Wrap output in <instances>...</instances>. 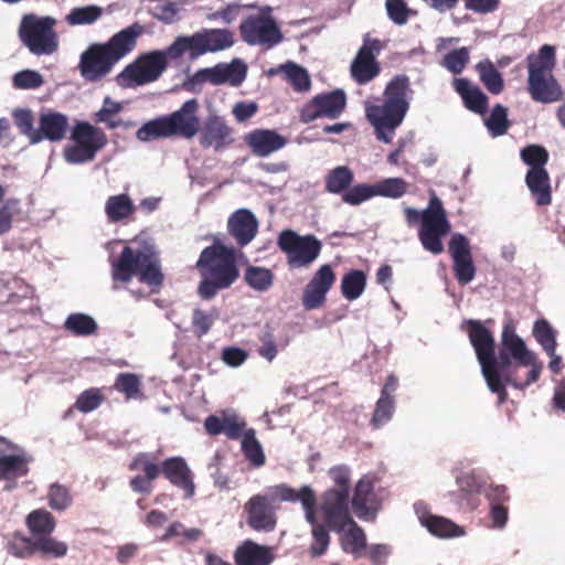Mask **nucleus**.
Instances as JSON below:
<instances>
[{
    "label": "nucleus",
    "instance_id": "obj_1",
    "mask_svg": "<svg viewBox=\"0 0 565 565\" xmlns=\"http://www.w3.org/2000/svg\"><path fill=\"white\" fill-rule=\"evenodd\" d=\"M467 326L469 340L476 351L482 375L489 390L499 395L500 402L507 397L505 385L513 383L508 374L511 360L521 366L531 367L523 386L539 380L543 365L537 361L535 353L527 349L523 339L516 334L511 321L503 326L499 360L494 354L495 344L492 333L479 321H468Z\"/></svg>",
    "mask_w": 565,
    "mask_h": 565
},
{
    "label": "nucleus",
    "instance_id": "obj_2",
    "mask_svg": "<svg viewBox=\"0 0 565 565\" xmlns=\"http://www.w3.org/2000/svg\"><path fill=\"white\" fill-rule=\"evenodd\" d=\"M411 95L409 78L399 75L386 85L382 105L365 106L366 118L380 141L390 143L393 140L395 130L408 111Z\"/></svg>",
    "mask_w": 565,
    "mask_h": 565
},
{
    "label": "nucleus",
    "instance_id": "obj_3",
    "mask_svg": "<svg viewBox=\"0 0 565 565\" xmlns=\"http://www.w3.org/2000/svg\"><path fill=\"white\" fill-rule=\"evenodd\" d=\"M139 34L140 26L135 24L115 34L105 44L90 45L81 55L82 76L90 82L106 76L113 66L135 47Z\"/></svg>",
    "mask_w": 565,
    "mask_h": 565
},
{
    "label": "nucleus",
    "instance_id": "obj_4",
    "mask_svg": "<svg viewBox=\"0 0 565 565\" xmlns=\"http://www.w3.org/2000/svg\"><path fill=\"white\" fill-rule=\"evenodd\" d=\"M196 267L203 277L199 286V295L203 299L213 298L218 290L228 288L238 278L236 250L221 243L205 247Z\"/></svg>",
    "mask_w": 565,
    "mask_h": 565
},
{
    "label": "nucleus",
    "instance_id": "obj_5",
    "mask_svg": "<svg viewBox=\"0 0 565 565\" xmlns=\"http://www.w3.org/2000/svg\"><path fill=\"white\" fill-rule=\"evenodd\" d=\"M274 497L278 498L280 502H297L299 501L305 512V519L311 526V543L309 553L311 557H320L329 548L331 536V527L323 520L319 522L317 515V495L310 486H302L299 490L289 487L286 483L278 484L274 489Z\"/></svg>",
    "mask_w": 565,
    "mask_h": 565
},
{
    "label": "nucleus",
    "instance_id": "obj_6",
    "mask_svg": "<svg viewBox=\"0 0 565 565\" xmlns=\"http://www.w3.org/2000/svg\"><path fill=\"white\" fill-rule=\"evenodd\" d=\"M555 66V47L544 44L537 55L527 57V89L533 100L550 104L562 98V89L552 71Z\"/></svg>",
    "mask_w": 565,
    "mask_h": 565
},
{
    "label": "nucleus",
    "instance_id": "obj_7",
    "mask_svg": "<svg viewBox=\"0 0 565 565\" xmlns=\"http://www.w3.org/2000/svg\"><path fill=\"white\" fill-rule=\"evenodd\" d=\"M135 274H139L140 281L149 286L157 287L162 282L159 259L152 250L125 246L119 258L113 263V278L128 282Z\"/></svg>",
    "mask_w": 565,
    "mask_h": 565
},
{
    "label": "nucleus",
    "instance_id": "obj_8",
    "mask_svg": "<svg viewBox=\"0 0 565 565\" xmlns=\"http://www.w3.org/2000/svg\"><path fill=\"white\" fill-rule=\"evenodd\" d=\"M234 45V34L227 29H202L191 35L178 36L169 52L173 57L189 53L192 60L206 53L227 50Z\"/></svg>",
    "mask_w": 565,
    "mask_h": 565
},
{
    "label": "nucleus",
    "instance_id": "obj_9",
    "mask_svg": "<svg viewBox=\"0 0 565 565\" xmlns=\"http://www.w3.org/2000/svg\"><path fill=\"white\" fill-rule=\"evenodd\" d=\"M56 19L25 14L20 23L19 35L23 44L35 55H50L58 47L57 34L54 31Z\"/></svg>",
    "mask_w": 565,
    "mask_h": 565
},
{
    "label": "nucleus",
    "instance_id": "obj_10",
    "mask_svg": "<svg viewBox=\"0 0 565 565\" xmlns=\"http://www.w3.org/2000/svg\"><path fill=\"white\" fill-rule=\"evenodd\" d=\"M71 139L73 143L64 149V158L71 164L92 161L108 141L107 136L100 128L86 121L75 125Z\"/></svg>",
    "mask_w": 565,
    "mask_h": 565
},
{
    "label": "nucleus",
    "instance_id": "obj_11",
    "mask_svg": "<svg viewBox=\"0 0 565 565\" xmlns=\"http://www.w3.org/2000/svg\"><path fill=\"white\" fill-rule=\"evenodd\" d=\"M169 52V46L163 51H153L139 57L125 67L117 76V83L121 87L141 86L154 82L167 67V60H177Z\"/></svg>",
    "mask_w": 565,
    "mask_h": 565
},
{
    "label": "nucleus",
    "instance_id": "obj_12",
    "mask_svg": "<svg viewBox=\"0 0 565 565\" xmlns=\"http://www.w3.org/2000/svg\"><path fill=\"white\" fill-rule=\"evenodd\" d=\"M278 247L287 256L291 268L309 267L320 255L321 242L313 235H299L291 230L282 231L278 236Z\"/></svg>",
    "mask_w": 565,
    "mask_h": 565
},
{
    "label": "nucleus",
    "instance_id": "obj_13",
    "mask_svg": "<svg viewBox=\"0 0 565 565\" xmlns=\"http://www.w3.org/2000/svg\"><path fill=\"white\" fill-rule=\"evenodd\" d=\"M270 12L271 9L266 7L262 12L250 14L242 21L239 32L244 42L268 50L282 41L281 31Z\"/></svg>",
    "mask_w": 565,
    "mask_h": 565
},
{
    "label": "nucleus",
    "instance_id": "obj_14",
    "mask_svg": "<svg viewBox=\"0 0 565 565\" xmlns=\"http://www.w3.org/2000/svg\"><path fill=\"white\" fill-rule=\"evenodd\" d=\"M449 231L450 224L443 203L433 195L424 210V220L418 233L423 247L433 254H440L444 250L441 239Z\"/></svg>",
    "mask_w": 565,
    "mask_h": 565
},
{
    "label": "nucleus",
    "instance_id": "obj_15",
    "mask_svg": "<svg viewBox=\"0 0 565 565\" xmlns=\"http://www.w3.org/2000/svg\"><path fill=\"white\" fill-rule=\"evenodd\" d=\"M329 476L334 487L322 493L319 511L322 516L331 519L347 516V510H350V469L344 465L334 466L329 470Z\"/></svg>",
    "mask_w": 565,
    "mask_h": 565
},
{
    "label": "nucleus",
    "instance_id": "obj_16",
    "mask_svg": "<svg viewBox=\"0 0 565 565\" xmlns=\"http://www.w3.org/2000/svg\"><path fill=\"white\" fill-rule=\"evenodd\" d=\"M246 73V64L239 58H234L231 63H218L213 67L196 71L188 78L185 85L192 90L201 88L204 83H211L215 86L222 84L238 86L244 82Z\"/></svg>",
    "mask_w": 565,
    "mask_h": 565
},
{
    "label": "nucleus",
    "instance_id": "obj_17",
    "mask_svg": "<svg viewBox=\"0 0 565 565\" xmlns=\"http://www.w3.org/2000/svg\"><path fill=\"white\" fill-rule=\"evenodd\" d=\"M331 530L340 534L339 543L344 553L360 558L364 555L367 547L364 530L353 520L350 510H347V516L328 518L322 516Z\"/></svg>",
    "mask_w": 565,
    "mask_h": 565
},
{
    "label": "nucleus",
    "instance_id": "obj_18",
    "mask_svg": "<svg viewBox=\"0 0 565 565\" xmlns=\"http://www.w3.org/2000/svg\"><path fill=\"white\" fill-rule=\"evenodd\" d=\"M270 489V495L255 494L244 505V511L247 514V524L255 531L270 532L276 526V512L273 507L275 500L280 501L274 497V489Z\"/></svg>",
    "mask_w": 565,
    "mask_h": 565
},
{
    "label": "nucleus",
    "instance_id": "obj_19",
    "mask_svg": "<svg viewBox=\"0 0 565 565\" xmlns=\"http://www.w3.org/2000/svg\"><path fill=\"white\" fill-rule=\"evenodd\" d=\"M351 507L354 514L363 521H374L382 503L374 492V480L363 476L354 487L351 499Z\"/></svg>",
    "mask_w": 565,
    "mask_h": 565
},
{
    "label": "nucleus",
    "instance_id": "obj_20",
    "mask_svg": "<svg viewBox=\"0 0 565 565\" xmlns=\"http://www.w3.org/2000/svg\"><path fill=\"white\" fill-rule=\"evenodd\" d=\"M345 103V94L340 89L318 95L303 106L301 120L310 122L319 117L337 118L343 111Z\"/></svg>",
    "mask_w": 565,
    "mask_h": 565
},
{
    "label": "nucleus",
    "instance_id": "obj_21",
    "mask_svg": "<svg viewBox=\"0 0 565 565\" xmlns=\"http://www.w3.org/2000/svg\"><path fill=\"white\" fill-rule=\"evenodd\" d=\"M454 260V270L460 285L469 284L476 275L469 241L459 233L451 236L448 244Z\"/></svg>",
    "mask_w": 565,
    "mask_h": 565
},
{
    "label": "nucleus",
    "instance_id": "obj_22",
    "mask_svg": "<svg viewBox=\"0 0 565 565\" xmlns=\"http://www.w3.org/2000/svg\"><path fill=\"white\" fill-rule=\"evenodd\" d=\"M380 50V41L369 39L364 41L363 46L359 50L351 65L352 77L359 84L369 83L380 73V66L375 61Z\"/></svg>",
    "mask_w": 565,
    "mask_h": 565
},
{
    "label": "nucleus",
    "instance_id": "obj_23",
    "mask_svg": "<svg viewBox=\"0 0 565 565\" xmlns=\"http://www.w3.org/2000/svg\"><path fill=\"white\" fill-rule=\"evenodd\" d=\"M415 513L419 523L427 531L439 539H454L465 535V529L448 518L433 514L423 502L414 504Z\"/></svg>",
    "mask_w": 565,
    "mask_h": 565
},
{
    "label": "nucleus",
    "instance_id": "obj_24",
    "mask_svg": "<svg viewBox=\"0 0 565 565\" xmlns=\"http://www.w3.org/2000/svg\"><path fill=\"white\" fill-rule=\"evenodd\" d=\"M335 281V274L330 265H322L305 288L302 305L306 309L319 308L324 301L328 291Z\"/></svg>",
    "mask_w": 565,
    "mask_h": 565
},
{
    "label": "nucleus",
    "instance_id": "obj_25",
    "mask_svg": "<svg viewBox=\"0 0 565 565\" xmlns=\"http://www.w3.org/2000/svg\"><path fill=\"white\" fill-rule=\"evenodd\" d=\"M198 110L199 103L192 98L184 102L180 109L167 116L173 136L191 139L199 132Z\"/></svg>",
    "mask_w": 565,
    "mask_h": 565
},
{
    "label": "nucleus",
    "instance_id": "obj_26",
    "mask_svg": "<svg viewBox=\"0 0 565 565\" xmlns=\"http://www.w3.org/2000/svg\"><path fill=\"white\" fill-rule=\"evenodd\" d=\"M227 232L239 246H246L258 232V221L249 210L239 209L228 217Z\"/></svg>",
    "mask_w": 565,
    "mask_h": 565
},
{
    "label": "nucleus",
    "instance_id": "obj_27",
    "mask_svg": "<svg viewBox=\"0 0 565 565\" xmlns=\"http://www.w3.org/2000/svg\"><path fill=\"white\" fill-rule=\"evenodd\" d=\"M245 142L257 157H268L282 149L287 140L275 130L255 129L245 136Z\"/></svg>",
    "mask_w": 565,
    "mask_h": 565
},
{
    "label": "nucleus",
    "instance_id": "obj_28",
    "mask_svg": "<svg viewBox=\"0 0 565 565\" xmlns=\"http://www.w3.org/2000/svg\"><path fill=\"white\" fill-rule=\"evenodd\" d=\"M161 472L175 487L184 491L185 498H192L195 492L192 473L185 460L181 457L168 458L162 462Z\"/></svg>",
    "mask_w": 565,
    "mask_h": 565
},
{
    "label": "nucleus",
    "instance_id": "obj_29",
    "mask_svg": "<svg viewBox=\"0 0 565 565\" xmlns=\"http://www.w3.org/2000/svg\"><path fill=\"white\" fill-rule=\"evenodd\" d=\"M231 135L232 129L225 120L215 114H211L201 130L200 143L203 147L220 149L231 142Z\"/></svg>",
    "mask_w": 565,
    "mask_h": 565
},
{
    "label": "nucleus",
    "instance_id": "obj_30",
    "mask_svg": "<svg viewBox=\"0 0 565 565\" xmlns=\"http://www.w3.org/2000/svg\"><path fill=\"white\" fill-rule=\"evenodd\" d=\"M234 559L236 565H270L275 555L269 546L246 540L236 548Z\"/></svg>",
    "mask_w": 565,
    "mask_h": 565
},
{
    "label": "nucleus",
    "instance_id": "obj_31",
    "mask_svg": "<svg viewBox=\"0 0 565 565\" xmlns=\"http://www.w3.org/2000/svg\"><path fill=\"white\" fill-rule=\"evenodd\" d=\"M454 88L461 96L465 106L477 114H483L487 109L488 98L479 87L472 85L466 78H455Z\"/></svg>",
    "mask_w": 565,
    "mask_h": 565
},
{
    "label": "nucleus",
    "instance_id": "obj_32",
    "mask_svg": "<svg viewBox=\"0 0 565 565\" xmlns=\"http://www.w3.org/2000/svg\"><path fill=\"white\" fill-rule=\"evenodd\" d=\"M525 181L529 190L535 198L536 204L547 205L551 203L550 178L545 168H530Z\"/></svg>",
    "mask_w": 565,
    "mask_h": 565
},
{
    "label": "nucleus",
    "instance_id": "obj_33",
    "mask_svg": "<svg viewBox=\"0 0 565 565\" xmlns=\"http://www.w3.org/2000/svg\"><path fill=\"white\" fill-rule=\"evenodd\" d=\"M68 127V118L60 113H47L40 117L38 131L42 135V140L61 141Z\"/></svg>",
    "mask_w": 565,
    "mask_h": 565
},
{
    "label": "nucleus",
    "instance_id": "obj_34",
    "mask_svg": "<svg viewBox=\"0 0 565 565\" xmlns=\"http://www.w3.org/2000/svg\"><path fill=\"white\" fill-rule=\"evenodd\" d=\"M191 0H150V14L158 21L172 24L180 20L181 12Z\"/></svg>",
    "mask_w": 565,
    "mask_h": 565
},
{
    "label": "nucleus",
    "instance_id": "obj_35",
    "mask_svg": "<svg viewBox=\"0 0 565 565\" xmlns=\"http://www.w3.org/2000/svg\"><path fill=\"white\" fill-rule=\"evenodd\" d=\"M136 211V206L128 194L109 196L105 202V213L113 223L129 218Z\"/></svg>",
    "mask_w": 565,
    "mask_h": 565
},
{
    "label": "nucleus",
    "instance_id": "obj_36",
    "mask_svg": "<svg viewBox=\"0 0 565 565\" xmlns=\"http://www.w3.org/2000/svg\"><path fill=\"white\" fill-rule=\"evenodd\" d=\"M29 473V460L23 455L0 456V480H15Z\"/></svg>",
    "mask_w": 565,
    "mask_h": 565
},
{
    "label": "nucleus",
    "instance_id": "obj_37",
    "mask_svg": "<svg viewBox=\"0 0 565 565\" xmlns=\"http://www.w3.org/2000/svg\"><path fill=\"white\" fill-rule=\"evenodd\" d=\"M241 448L246 460L253 467L260 468L266 463V456L253 428H248L243 433Z\"/></svg>",
    "mask_w": 565,
    "mask_h": 565
},
{
    "label": "nucleus",
    "instance_id": "obj_38",
    "mask_svg": "<svg viewBox=\"0 0 565 565\" xmlns=\"http://www.w3.org/2000/svg\"><path fill=\"white\" fill-rule=\"evenodd\" d=\"M276 72L284 74L286 81L294 87L295 90L305 93L310 89L311 81L306 68L294 63L288 62L279 65Z\"/></svg>",
    "mask_w": 565,
    "mask_h": 565
},
{
    "label": "nucleus",
    "instance_id": "obj_39",
    "mask_svg": "<svg viewBox=\"0 0 565 565\" xmlns=\"http://www.w3.org/2000/svg\"><path fill=\"white\" fill-rule=\"evenodd\" d=\"M122 105L106 97L103 102L102 108L96 113V121L104 124L108 129H116L118 127H129L120 117Z\"/></svg>",
    "mask_w": 565,
    "mask_h": 565
},
{
    "label": "nucleus",
    "instance_id": "obj_40",
    "mask_svg": "<svg viewBox=\"0 0 565 565\" xmlns=\"http://www.w3.org/2000/svg\"><path fill=\"white\" fill-rule=\"evenodd\" d=\"M26 525L34 539L52 534L56 526L54 516L45 510H34L26 518Z\"/></svg>",
    "mask_w": 565,
    "mask_h": 565
},
{
    "label": "nucleus",
    "instance_id": "obj_41",
    "mask_svg": "<svg viewBox=\"0 0 565 565\" xmlns=\"http://www.w3.org/2000/svg\"><path fill=\"white\" fill-rule=\"evenodd\" d=\"M171 136H173V134L167 116L158 117L146 122L136 132L137 139L142 142Z\"/></svg>",
    "mask_w": 565,
    "mask_h": 565
},
{
    "label": "nucleus",
    "instance_id": "obj_42",
    "mask_svg": "<svg viewBox=\"0 0 565 565\" xmlns=\"http://www.w3.org/2000/svg\"><path fill=\"white\" fill-rule=\"evenodd\" d=\"M244 280L253 290L266 292L274 284V274L265 267L248 266L244 274Z\"/></svg>",
    "mask_w": 565,
    "mask_h": 565
},
{
    "label": "nucleus",
    "instance_id": "obj_43",
    "mask_svg": "<svg viewBox=\"0 0 565 565\" xmlns=\"http://www.w3.org/2000/svg\"><path fill=\"white\" fill-rule=\"evenodd\" d=\"M142 379L135 373H119L115 380L114 387L116 391L122 393L126 399H142L141 392Z\"/></svg>",
    "mask_w": 565,
    "mask_h": 565
},
{
    "label": "nucleus",
    "instance_id": "obj_44",
    "mask_svg": "<svg viewBox=\"0 0 565 565\" xmlns=\"http://www.w3.org/2000/svg\"><path fill=\"white\" fill-rule=\"evenodd\" d=\"M353 178V172L348 167H335L326 175V190L329 193L340 194L351 185Z\"/></svg>",
    "mask_w": 565,
    "mask_h": 565
},
{
    "label": "nucleus",
    "instance_id": "obj_45",
    "mask_svg": "<svg viewBox=\"0 0 565 565\" xmlns=\"http://www.w3.org/2000/svg\"><path fill=\"white\" fill-rule=\"evenodd\" d=\"M366 277L361 270H351L343 276L341 281V291L347 300L358 299L364 291Z\"/></svg>",
    "mask_w": 565,
    "mask_h": 565
},
{
    "label": "nucleus",
    "instance_id": "obj_46",
    "mask_svg": "<svg viewBox=\"0 0 565 565\" xmlns=\"http://www.w3.org/2000/svg\"><path fill=\"white\" fill-rule=\"evenodd\" d=\"M64 327L71 333L79 337L94 334L98 328L94 318L85 313L70 315L64 322Z\"/></svg>",
    "mask_w": 565,
    "mask_h": 565
},
{
    "label": "nucleus",
    "instance_id": "obj_47",
    "mask_svg": "<svg viewBox=\"0 0 565 565\" xmlns=\"http://www.w3.org/2000/svg\"><path fill=\"white\" fill-rule=\"evenodd\" d=\"M103 14V9L98 6H86L73 8L65 17L67 24L87 25L96 22Z\"/></svg>",
    "mask_w": 565,
    "mask_h": 565
},
{
    "label": "nucleus",
    "instance_id": "obj_48",
    "mask_svg": "<svg viewBox=\"0 0 565 565\" xmlns=\"http://www.w3.org/2000/svg\"><path fill=\"white\" fill-rule=\"evenodd\" d=\"M373 186L375 196L399 199L407 192L408 183L402 178H386Z\"/></svg>",
    "mask_w": 565,
    "mask_h": 565
},
{
    "label": "nucleus",
    "instance_id": "obj_49",
    "mask_svg": "<svg viewBox=\"0 0 565 565\" xmlns=\"http://www.w3.org/2000/svg\"><path fill=\"white\" fill-rule=\"evenodd\" d=\"M533 334L546 354L554 353L556 350V331L546 320L540 319L534 323Z\"/></svg>",
    "mask_w": 565,
    "mask_h": 565
},
{
    "label": "nucleus",
    "instance_id": "obj_50",
    "mask_svg": "<svg viewBox=\"0 0 565 565\" xmlns=\"http://www.w3.org/2000/svg\"><path fill=\"white\" fill-rule=\"evenodd\" d=\"M204 535L203 530L199 527L186 529L183 523L174 521L167 529L162 536V541H168L172 537H181L180 544L194 543L201 540Z\"/></svg>",
    "mask_w": 565,
    "mask_h": 565
},
{
    "label": "nucleus",
    "instance_id": "obj_51",
    "mask_svg": "<svg viewBox=\"0 0 565 565\" xmlns=\"http://www.w3.org/2000/svg\"><path fill=\"white\" fill-rule=\"evenodd\" d=\"M477 70L480 75L481 82L487 89L492 94H499L503 89V79L491 62H480L477 64Z\"/></svg>",
    "mask_w": 565,
    "mask_h": 565
},
{
    "label": "nucleus",
    "instance_id": "obj_52",
    "mask_svg": "<svg viewBox=\"0 0 565 565\" xmlns=\"http://www.w3.org/2000/svg\"><path fill=\"white\" fill-rule=\"evenodd\" d=\"M12 115L20 132L26 136L32 145L42 141L41 132L33 127V116L29 109H15Z\"/></svg>",
    "mask_w": 565,
    "mask_h": 565
},
{
    "label": "nucleus",
    "instance_id": "obj_53",
    "mask_svg": "<svg viewBox=\"0 0 565 565\" xmlns=\"http://www.w3.org/2000/svg\"><path fill=\"white\" fill-rule=\"evenodd\" d=\"M9 554L19 558H29L35 554V539L14 533L7 544Z\"/></svg>",
    "mask_w": 565,
    "mask_h": 565
},
{
    "label": "nucleus",
    "instance_id": "obj_54",
    "mask_svg": "<svg viewBox=\"0 0 565 565\" xmlns=\"http://www.w3.org/2000/svg\"><path fill=\"white\" fill-rule=\"evenodd\" d=\"M67 550L66 543L55 540L51 534L35 539V553L43 556L60 558L66 555Z\"/></svg>",
    "mask_w": 565,
    "mask_h": 565
},
{
    "label": "nucleus",
    "instance_id": "obj_55",
    "mask_svg": "<svg viewBox=\"0 0 565 565\" xmlns=\"http://www.w3.org/2000/svg\"><path fill=\"white\" fill-rule=\"evenodd\" d=\"M484 124L492 137L504 135L509 128L508 109L502 105H497Z\"/></svg>",
    "mask_w": 565,
    "mask_h": 565
},
{
    "label": "nucleus",
    "instance_id": "obj_56",
    "mask_svg": "<svg viewBox=\"0 0 565 565\" xmlns=\"http://www.w3.org/2000/svg\"><path fill=\"white\" fill-rule=\"evenodd\" d=\"M12 84L17 89H35L44 84V79L36 71L23 70L13 75Z\"/></svg>",
    "mask_w": 565,
    "mask_h": 565
},
{
    "label": "nucleus",
    "instance_id": "obj_57",
    "mask_svg": "<svg viewBox=\"0 0 565 565\" xmlns=\"http://www.w3.org/2000/svg\"><path fill=\"white\" fill-rule=\"evenodd\" d=\"M375 196L374 186L371 184H356L342 194V201L350 205H359Z\"/></svg>",
    "mask_w": 565,
    "mask_h": 565
},
{
    "label": "nucleus",
    "instance_id": "obj_58",
    "mask_svg": "<svg viewBox=\"0 0 565 565\" xmlns=\"http://www.w3.org/2000/svg\"><path fill=\"white\" fill-rule=\"evenodd\" d=\"M385 8L388 18L397 25L406 24L412 13L404 0H386Z\"/></svg>",
    "mask_w": 565,
    "mask_h": 565
},
{
    "label": "nucleus",
    "instance_id": "obj_59",
    "mask_svg": "<svg viewBox=\"0 0 565 565\" xmlns=\"http://www.w3.org/2000/svg\"><path fill=\"white\" fill-rule=\"evenodd\" d=\"M521 158L531 168L543 169L548 160V153L543 147L531 145L522 149Z\"/></svg>",
    "mask_w": 565,
    "mask_h": 565
},
{
    "label": "nucleus",
    "instance_id": "obj_60",
    "mask_svg": "<svg viewBox=\"0 0 565 565\" xmlns=\"http://www.w3.org/2000/svg\"><path fill=\"white\" fill-rule=\"evenodd\" d=\"M459 490L467 494L480 493L483 491L486 482L483 478L475 471L462 473L457 478Z\"/></svg>",
    "mask_w": 565,
    "mask_h": 565
},
{
    "label": "nucleus",
    "instance_id": "obj_61",
    "mask_svg": "<svg viewBox=\"0 0 565 565\" xmlns=\"http://www.w3.org/2000/svg\"><path fill=\"white\" fill-rule=\"evenodd\" d=\"M49 503L54 510H65L72 503L68 489L58 483L52 484L49 490Z\"/></svg>",
    "mask_w": 565,
    "mask_h": 565
},
{
    "label": "nucleus",
    "instance_id": "obj_62",
    "mask_svg": "<svg viewBox=\"0 0 565 565\" xmlns=\"http://www.w3.org/2000/svg\"><path fill=\"white\" fill-rule=\"evenodd\" d=\"M469 61V52L466 47H460L449 52L445 58L443 65L454 74H459L465 68Z\"/></svg>",
    "mask_w": 565,
    "mask_h": 565
},
{
    "label": "nucleus",
    "instance_id": "obj_63",
    "mask_svg": "<svg viewBox=\"0 0 565 565\" xmlns=\"http://www.w3.org/2000/svg\"><path fill=\"white\" fill-rule=\"evenodd\" d=\"M103 401V395L99 390L90 388L83 392L76 403L75 408L83 413H88L96 409Z\"/></svg>",
    "mask_w": 565,
    "mask_h": 565
},
{
    "label": "nucleus",
    "instance_id": "obj_64",
    "mask_svg": "<svg viewBox=\"0 0 565 565\" xmlns=\"http://www.w3.org/2000/svg\"><path fill=\"white\" fill-rule=\"evenodd\" d=\"M259 340L258 354L266 361L271 362L278 354V348L273 333L269 331L263 332Z\"/></svg>",
    "mask_w": 565,
    "mask_h": 565
}]
</instances>
